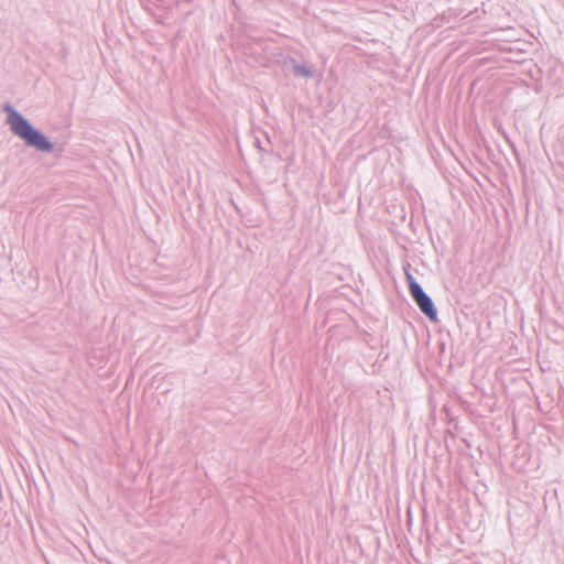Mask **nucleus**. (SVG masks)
Wrapping results in <instances>:
<instances>
[{"label": "nucleus", "mask_w": 564, "mask_h": 564, "mask_svg": "<svg viewBox=\"0 0 564 564\" xmlns=\"http://www.w3.org/2000/svg\"><path fill=\"white\" fill-rule=\"evenodd\" d=\"M254 145L257 147V149H258L260 152H262V153L267 152V150H265V149H263V148L261 147V142H260V140H259V139H256Z\"/></svg>", "instance_id": "4"}, {"label": "nucleus", "mask_w": 564, "mask_h": 564, "mask_svg": "<svg viewBox=\"0 0 564 564\" xmlns=\"http://www.w3.org/2000/svg\"><path fill=\"white\" fill-rule=\"evenodd\" d=\"M2 110L7 113V123L11 132L22 140L26 147L41 153H52L54 151V143L12 105L6 104Z\"/></svg>", "instance_id": "1"}, {"label": "nucleus", "mask_w": 564, "mask_h": 564, "mask_svg": "<svg viewBox=\"0 0 564 564\" xmlns=\"http://www.w3.org/2000/svg\"><path fill=\"white\" fill-rule=\"evenodd\" d=\"M291 61L294 64L293 70L296 76H302L305 78L313 77V72L308 66H306L305 64H296L294 58H291Z\"/></svg>", "instance_id": "3"}, {"label": "nucleus", "mask_w": 564, "mask_h": 564, "mask_svg": "<svg viewBox=\"0 0 564 564\" xmlns=\"http://www.w3.org/2000/svg\"><path fill=\"white\" fill-rule=\"evenodd\" d=\"M403 271L405 281L408 283L409 292L420 308V311L431 321H437V308L432 300V297L424 291L422 285L416 281V279L411 273V264L406 262L403 264Z\"/></svg>", "instance_id": "2"}]
</instances>
